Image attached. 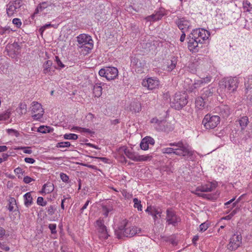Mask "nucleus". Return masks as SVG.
<instances>
[{
    "instance_id": "nucleus-13",
    "label": "nucleus",
    "mask_w": 252,
    "mask_h": 252,
    "mask_svg": "<svg viewBox=\"0 0 252 252\" xmlns=\"http://www.w3.org/2000/svg\"><path fill=\"white\" fill-rule=\"evenodd\" d=\"M180 220V218L175 214L174 211L171 209L166 210V221L168 224L175 226Z\"/></svg>"
},
{
    "instance_id": "nucleus-12",
    "label": "nucleus",
    "mask_w": 252,
    "mask_h": 252,
    "mask_svg": "<svg viewBox=\"0 0 252 252\" xmlns=\"http://www.w3.org/2000/svg\"><path fill=\"white\" fill-rule=\"evenodd\" d=\"M96 224L97 227L99 237L101 239H106L109 235L106 226L104 224L103 220L99 219L96 220Z\"/></svg>"
},
{
    "instance_id": "nucleus-33",
    "label": "nucleus",
    "mask_w": 252,
    "mask_h": 252,
    "mask_svg": "<svg viewBox=\"0 0 252 252\" xmlns=\"http://www.w3.org/2000/svg\"><path fill=\"white\" fill-rule=\"evenodd\" d=\"M177 63V58L174 57H173L172 60L167 63V70L171 71L176 67Z\"/></svg>"
},
{
    "instance_id": "nucleus-4",
    "label": "nucleus",
    "mask_w": 252,
    "mask_h": 252,
    "mask_svg": "<svg viewBox=\"0 0 252 252\" xmlns=\"http://www.w3.org/2000/svg\"><path fill=\"white\" fill-rule=\"evenodd\" d=\"M220 123V118L217 115H206L202 120V124L207 129H214Z\"/></svg>"
},
{
    "instance_id": "nucleus-16",
    "label": "nucleus",
    "mask_w": 252,
    "mask_h": 252,
    "mask_svg": "<svg viewBox=\"0 0 252 252\" xmlns=\"http://www.w3.org/2000/svg\"><path fill=\"white\" fill-rule=\"evenodd\" d=\"M77 38L80 45L89 44L91 46L92 44L90 42H93L91 36L86 34H81L77 37Z\"/></svg>"
},
{
    "instance_id": "nucleus-14",
    "label": "nucleus",
    "mask_w": 252,
    "mask_h": 252,
    "mask_svg": "<svg viewBox=\"0 0 252 252\" xmlns=\"http://www.w3.org/2000/svg\"><path fill=\"white\" fill-rule=\"evenodd\" d=\"M142 84L144 87L150 90L157 88L159 84L158 80L152 78H148L146 80H143Z\"/></svg>"
},
{
    "instance_id": "nucleus-31",
    "label": "nucleus",
    "mask_w": 252,
    "mask_h": 252,
    "mask_svg": "<svg viewBox=\"0 0 252 252\" xmlns=\"http://www.w3.org/2000/svg\"><path fill=\"white\" fill-rule=\"evenodd\" d=\"M211 81V77L207 76L205 78H201V79L196 81L193 85L194 88H197L199 86L203 85V84L208 83Z\"/></svg>"
},
{
    "instance_id": "nucleus-25",
    "label": "nucleus",
    "mask_w": 252,
    "mask_h": 252,
    "mask_svg": "<svg viewBox=\"0 0 252 252\" xmlns=\"http://www.w3.org/2000/svg\"><path fill=\"white\" fill-rule=\"evenodd\" d=\"M130 110L133 113H138L141 110V103L138 101H132L130 105Z\"/></svg>"
},
{
    "instance_id": "nucleus-54",
    "label": "nucleus",
    "mask_w": 252,
    "mask_h": 252,
    "mask_svg": "<svg viewBox=\"0 0 252 252\" xmlns=\"http://www.w3.org/2000/svg\"><path fill=\"white\" fill-rule=\"evenodd\" d=\"M99 75L101 77H104L106 78V67L101 68L98 72Z\"/></svg>"
},
{
    "instance_id": "nucleus-39",
    "label": "nucleus",
    "mask_w": 252,
    "mask_h": 252,
    "mask_svg": "<svg viewBox=\"0 0 252 252\" xmlns=\"http://www.w3.org/2000/svg\"><path fill=\"white\" fill-rule=\"evenodd\" d=\"M152 156L150 155H139L138 156L137 161H146L151 160Z\"/></svg>"
},
{
    "instance_id": "nucleus-23",
    "label": "nucleus",
    "mask_w": 252,
    "mask_h": 252,
    "mask_svg": "<svg viewBox=\"0 0 252 252\" xmlns=\"http://www.w3.org/2000/svg\"><path fill=\"white\" fill-rule=\"evenodd\" d=\"M54 187L53 184L48 182L45 184L41 190L40 191L41 193L48 194L54 190Z\"/></svg>"
},
{
    "instance_id": "nucleus-35",
    "label": "nucleus",
    "mask_w": 252,
    "mask_h": 252,
    "mask_svg": "<svg viewBox=\"0 0 252 252\" xmlns=\"http://www.w3.org/2000/svg\"><path fill=\"white\" fill-rule=\"evenodd\" d=\"M16 112L22 116L27 112V104L25 102L20 103L19 107L16 109Z\"/></svg>"
},
{
    "instance_id": "nucleus-36",
    "label": "nucleus",
    "mask_w": 252,
    "mask_h": 252,
    "mask_svg": "<svg viewBox=\"0 0 252 252\" xmlns=\"http://www.w3.org/2000/svg\"><path fill=\"white\" fill-rule=\"evenodd\" d=\"M6 48L7 51L13 49V52L16 54L20 50V46L17 42H14L13 44L7 45Z\"/></svg>"
},
{
    "instance_id": "nucleus-5",
    "label": "nucleus",
    "mask_w": 252,
    "mask_h": 252,
    "mask_svg": "<svg viewBox=\"0 0 252 252\" xmlns=\"http://www.w3.org/2000/svg\"><path fill=\"white\" fill-rule=\"evenodd\" d=\"M150 122L158 131L169 132L173 129L171 125L166 120H159L157 118H154Z\"/></svg>"
},
{
    "instance_id": "nucleus-41",
    "label": "nucleus",
    "mask_w": 252,
    "mask_h": 252,
    "mask_svg": "<svg viewBox=\"0 0 252 252\" xmlns=\"http://www.w3.org/2000/svg\"><path fill=\"white\" fill-rule=\"evenodd\" d=\"M51 128L47 126H40L38 127L37 131L42 133H49L50 132Z\"/></svg>"
},
{
    "instance_id": "nucleus-32",
    "label": "nucleus",
    "mask_w": 252,
    "mask_h": 252,
    "mask_svg": "<svg viewBox=\"0 0 252 252\" xmlns=\"http://www.w3.org/2000/svg\"><path fill=\"white\" fill-rule=\"evenodd\" d=\"M52 65V62L50 60H48L45 62V63L43 65V73L44 74H49L51 72V66Z\"/></svg>"
},
{
    "instance_id": "nucleus-51",
    "label": "nucleus",
    "mask_w": 252,
    "mask_h": 252,
    "mask_svg": "<svg viewBox=\"0 0 252 252\" xmlns=\"http://www.w3.org/2000/svg\"><path fill=\"white\" fill-rule=\"evenodd\" d=\"M50 27H54V25L51 24H46L39 29V32L42 33L46 29Z\"/></svg>"
},
{
    "instance_id": "nucleus-34",
    "label": "nucleus",
    "mask_w": 252,
    "mask_h": 252,
    "mask_svg": "<svg viewBox=\"0 0 252 252\" xmlns=\"http://www.w3.org/2000/svg\"><path fill=\"white\" fill-rule=\"evenodd\" d=\"M24 204L27 207H29L32 203V197L30 192H27L24 195Z\"/></svg>"
},
{
    "instance_id": "nucleus-19",
    "label": "nucleus",
    "mask_w": 252,
    "mask_h": 252,
    "mask_svg": "<svg viewBox=\"0 0 252 252\" xmlns=\"http://www.w3.org/2000/svg\"><path fill=\"white\" fill-rule=\"evenodd\" d=\"M202 91V93L201 96L205 100H207L208 102L213 96L215 90L213 87H208L203 88Z\"/></svg>"
},
{
    "instance_id": "nucleus-1",
    "label": "nucleus",
    "mask_w": 252,
    "mask_h": 252,
    "mask_svg": "<svg viewBox=\"0 0 252 252\" xmlns=\"http://www.w3.org/2000/svg\"><path fill=\"white\" fill-rule=\"evenodd\" d=\"M210 32L203 28L193 30L188 37V47L190 51L196 52L210 36Z\"/></svg>"
},
{
    "instance_id": "nucleus-3",
    "label": "nucleus",
    "mask_w": 252,
    "mask_h": 252,
    "mask_svg": "<svg viewBox=\"0 0 252 252\" xmlns=\"http://www.w3.org/2000/svg\"><path fill=\"white\" fill-rule=\"evenodd\" d=\"M141 232V229L134 226H128L127 223H125L124 225L120 226L118 230H115V234L119 239L123 236L131 237L136 234Z\"/></svg>"
},
{
    "instance_id": "nucleus-28",
    "label": "nucleus",
    "mask_w": 252,
    "mask_h": 252,
    "mask_svg": "<svg viewBox=\"0 0 252 252\" xmlns=\"http://www.w3.org/2000/svg\"><path fill=\"white\" fill-rule=\"evenodd\" d=\"M208 103L207 100L202 98L201 96L198 97L195 101L196 106L199 109H202L205 107V105Z\"/></svg>"
},
{
    "instance_id": "nucleus-11",
    "label": "nucleus",
    "mask_w": 252,
    "mask_h": 252,
    "mask_svg": "<svg viewBox=\"0 0 252 252\" xmlns=\"http://www.w3.org/2000/svg\"><path fill=\"white\" fill-rule=\"evenodd\" d=\"M225 88L230 92L235 91L238 88L239 80L236 77H230L224 79Z\"/></svg>"
},
{
    "instance_id": "nucleus-8",
    "label": "nucleus",
    "mask_w": 252,
    "mask_h": 252,
    "mask_svg": "<svg viewBox=\"0 0 252 252\" xmlns=\"http://www.w3.org/2000/svg\"><path fill=\"white\" fill-rule=\"evenodd\" d=\"M21 0L10 1L6 5V13L8 17L14 16L17 12V9L21 6Z\"/></svg>"
},
{
    "instance_id": "nucleus-49",
    "label": "nucleus",
    "mask_w": 252,
    "mask_h": 252,
    "mask_svg": "<svg viewBox=\"0 0 252 252\" xmlns=\"http://www.w3.org/2000/svg\"><path fill=\"white\" fill-rule=\"evenodd\" d=\"M209 227V225L206 222L201 223L199 226V230L201 232H204Z\"/></svg>"
},
{
    "instance_id": "nucleus-57",
    "label": "nucleus",
    "mask_w": 252,
    "mask_h": 252,
    "mask_svg": "<svg viewBox=\"0 0 252 252\" xmlns=\"http://www.w3.org/2000/svg\"><path fill=\"white\" fill-rule=\"evenodd\" d=\"M56 58V62L58 65L59 66H60L61 68H63L64 67V65L62 63V62L60 60L58 56L55 57Z\"/></svg>"
},
{
    "instance_id": "nucleus-40",
    "label": "nucleus",
    "mask_w": 252,
    "mask_h": 252,
    "mask_svg": "<svg viewBox=\"0 0 252 252\" xmlns=\"http://www.w3.org/2000/svg\"><path fill=\"white\" fill-rule=\"evenodd\" d=\"M133 202L134 203V207L135 208H137L138 211H142V206L141 204V201L138 200L136 198H134L133 199Z\"/></svg>"
},
{
    "instance_id": "nucleus-46",
    "label": "nucleus",
    "mask_w": 252,
    "mask_h": 252,
    "mask_svg": "<svg viewBox=\"0 0 252 252\" xmlns=\"http://www.w3.org/2000/svg\"><path fill=\"white\" fill-rule=\"evenodd\" d=\"M10 115V112H9L8 111H7L6 112H5L3 114H0V120L2 121V120H7L9 118Z\"/></svg>"
},
{
    "instance_id": "nucleus-45",
    "label": "nucleus",
    "mask_w": 252,
    "mask_h": 252,
    "mask_svg": "<svg viewBox=\"0 0 252 252\" xmlns=\"http://www.w3.org/2000/svg\"><path fill=\"white\" fill-rule=\"evenodd\" d=\"M46 210L48 214L50 216H52L55 212L56 209L53 205H50L46 208Z\"/></svg>"
},
{
    "instance_id": "nucleus-38",
    "label": "nucleus",
    "mask_w": 252,
    "mask_h": 252,
    "mask_svg": "<svg viewBox=\"0 0 252 252\" xmlns=\"http://www.w3.org/2000/svg\"><path fill=\"white\" fill-rule=\"evenodd\" d=\"M92 46H90L89 44L79 45V47L82 49V50H84L85 54L89 53L90 51L93 49L94 46L93 42H90Z\"/></svg>"
},
{
    "instance_id": "nucleus-48",
    "label": "nucleus",
    "mask_w": 252,
    "mask_h": 252,
    "mask_svg": "<svg viewBox=\"0 0 252 252\" xmlns=\"http://www.w3.org/2000/svg\"><path fill=\"white\" fill-rule=\"evenodd\" d=\"M7 132L10 135H14L17 137L20 135L19 132L17 130L11 128L7 129Z\"/></svg>"
},
{
    "instance_id": "nucleus-63",
    "label": "nucleus",
    "mask_w": 252,
    "mask_h": 252,
    "mask_svg": "<svg viewBox=\"0 0 252 252\" xmlns=\"http://www.w3.org/2000/svg\"><path fill=\"white\" fill-rule=\"evenodd\" d=\"M80 131L82 132H86L88 133H92V131L90 129L83 127H82Z\"/></svg>"
},
{
    "instance_id": "nucleus-64",
    "label": "nucleus",
    "mask_w": 252,
    "mask_h": 252,
    "mask_svg": "<svg viewBox=\"0 0 252 252\" xmlns=\"http://www.w3.org/2000/svg\"><path fill=\"white\" fill-rule=\"evenodd\" d=\"M89 202H90V201L89 200H87L86 201V202L85 203V204L84 205V206L82 207V208L81 209V212L82 213L83 212V211L87 208V206H88L89 204Z\"/></svg>"
},
{
    "instance_id": "nucleus-7",
    "label": "nucleus",
    "mask_w": 252,
    "mask_h": 252,
    "mask_svg": "<svg viewBox=\"0 0 252 252\" xmlns=\"http://www.w3.org/2000/svg\"><path fill=\"white\" fill-rule=\"evenodd\" d=\"M217 187L216 183H210L208 184L199 186L196 188L195 191L192 192L199 197H202L203 198H207L208 195L203 193L202 192H211L215 190Z\"/></svg>"
},
{
    "instance_id": "nucleus-62",
    "label": "nucleus",
    "mask_w": 252,
    "mask_h": 252,
    "mask_svg": "<svg viewBox=\"0 0 252 252\" xmlns=\"http://www.w3.org/2000/svg\"><path fill=\"white\" fill-rule=\"evenodd\" d=\"M182 33L181 35L180 40L181 42H183L184 41L186 37L185 31H182Z\"/></svg>"
},
{
    "instance_id": "nucleus-50",
    "label": "nucleus",
    "mask_w": 252,
    "mask_h": 252,
    "mask_svg": "<svg viewBox=\"0 0 252 252\" xmlns=\"http://www.w3.org/2000/svg\"><path fill=\"white\" fill-rule=\"evenodd\" d=\"M60 177H61V179H62V180L63 182L68 183V180H69V177L66 174H65V173H61L60 174Z\"/></svg>"
},
{
    "instance_id": "nucleus-44",
    "label": "nucleus",
    "mask_w": 252,
    "mask_h": 252,
    "mask_svg": "<svg viewBox=\"0 0 252 252\" xmlns=\"http://www.w3.org/2000/svg\"><path fill=\"white\" fill-rule=\"evenodd\" d=\"M71 146L69 142H61L58 143L56 147L58 148H65L69 147Z\"/></svg>"
},
{
    "instance_id": "nucleus-60",
    "label": "nucleus",
    "mask_w": 252,
    "mask_h": 252,
    "mask_svg": "<svg viewBox=\"0 0 252 252\" xmlns=\"http://www.w3.org/2000/svg\"><path fill=\"white\" fill-rule=\"evenodd\" d=\"M14 172L16 174H23L22 169L20 167H17L15 169Z\"/></svg>"
},
{
    "instance_id": "nucleus-18",
    "label": "nucleus",
    "mask_w": 252,
    "mask_h": 252,
    "mask_svg": "<svg viewBox=\"0 0 252 252\" xmlns=\"http://www.w3.org/2000/svg\"><path fill=\"white\" fill-rule=\"evenodd\" d=\"M118 75V70L116 67H106V79L108 80H114Z\"/></svg>"
},
{
    "instance_id": "nucleus-17",
    "label": "nucleus",
    "mask_w": 252,
    "mask_h": 252,
    "mask_svg": "<svg viewBox=\"0 0 252 252\" xmlns=\"http://www.w3.org/2000/svg\"><path fill=\"white\" fill-rule=\"evenodd\" d=\"M155 144V140L149 136H147L142 139L140 146L142 150H147L149 148V145L153 146Z\"/></svg>"
},
{
    "instance_id": "nucleus-27",
    "label": "nucleus",
    "mask_w": 252,
    "mask_h": 252,
    "mask_svg": "<svg viewBox=\"0 0 252 252\" xmlns=\"http://www.w3.org/2000/svg\"><path fill=\"white\" fill-rule=\"evenodd\" d=\"M15 207L18 208L16 199L14 197H9L8 200L7 209L10 212L15 211L16 209H14Z\"/></svg>"
},
{
    "instance_id": "nucleus-56",
    "label": "nucleus",
    "mask_w": 252,
    "mask_h": 252,
    "mask_svg": "<svg viewBox=\"0 0 252 252\" xmlns=\"http://www.w3.org/2000/svg\"><path fill=\"white\" fill-rule=\"evenodd\" d=\"M34 181V180L33 179H32V178L28 176H25L24 178V179H23V181L26 184H29L31 182H32V181Z\"/></svg>"
},
{
    "instance_id": "nucleus-26",
    "label": "nucleus",
    "mask_w": 252,
    "mask_h": 252,
    "mask_svg": "<svg viewBox=\"0 0 252 252\" xmlns=\"http://www.w3.org/2000/svg\"><path fill=\"white\" fill-rule=\"evenodd\" d=\"M125 155L129 159L134 161H137L138 154L135 152H133L131 151L125 149L124 150Z\"/></svg>"
},
{
    "instance_id": "nucleus-24",
    "label": "nucleus",
    "mask_w": 252,
    "mask_h": 252,
    "mask_svg": "<svg viewBox=\"0 0 252 252\" xmlns=\"http://www.w3.org/2000/svg\"><path fill=\"white\" fill-rule=\"evenodd\" d=\"M163 16V14L160 11L157 12L155 14H153L150 16H148L146 18L147 21L155 22L160 20Z\"/></svg>"
},
{
    "instance_id": "nucleus-42",
    "label": "nucleus",
    "mask_w": 252,
    "mask_h": 252,
    "mask_svg": "<svg viewBox=\"0 0 252 252\" xmlns=\"http://www.w3.org/2000/svg\"><path fill=\"white\" fill-rule=\"evenodd\" d=\"M63 138L65 139L68 140H77L78 138V136L77 134L74 133H68L65 134L63 135Z\"/></svg>"
},
{
    "instance_id": "nucleus-52",
    "label": "nucleus",
    "mask_w": 252,
    "mask_h": 252,
    "mask_svg": "<svg viewBox=\"0 0 252 252\" xmlns=\"http://www.w3.org/2000/svg\"><path fill=\"white\" fill-rule=\"evenodd\" d=\"M56 224H50L49 225V228L50 229L52 234H56Z\"/></svg>"
},
{
    "instance_id": "nucleus-10",
    "label": "nucleus",
    "mask_w": 252,
    "mask_h": 252,
    "mask_svg": "<svg viewBox=\"0 0 252 252\" xmlns=\"http://www.w3.org/2000/svg\"><path fill=\"white\" fill-rule=\"evenodd\" d=\"M32 117L34 120H38L40 119L44 114V109L42 107L41 104L33 101L32 103Z\"/></svg>"
},
{
    "instance_id": "nucleus-30",
    "label": "nucleus",
    "mask_w": 252,
    "mask_h": 252,
    "mask_svg": "<svg viewBox=\"0 0 252 252\" xmlns=\"http://www.w3.org/2000/svg\"><path fill=\"white\" fill-rule=\"evenodd\" d=\"M101 83H95L94 86L93 93L94 96L99 97L102 94V87Z\"/></svg>"
},
{
    "instance_id": "nucleus-20",
    "label": "nucleus",
    "mask_w": 252,
    "mask_h": 252,
    "mask_svg": "<svg viewBox=\"0 0 252 252\" xmlns=\"http://www.w3.org/2000/svg\"><path fill=\"white\" fill-rule=\"evenodd\" d=\"M145 63L141 62L137 58L132 57L131 59V64L135 71L139 72L142 71Z\"/></svg>"
},
{
    "instance_id": "nucleus-6",
    "label": "nucleus",
    "mask_w": 252,
    "mask_h": 252,
    "mask_svg": "<svg viewBox=\"0 0 252 252\" xmlns=\"http://www.w3.org/2000/svg\"><path fill=\"white\" fill-rule=\"evenodd\" d=\"M188 103L187 94L180 93L175 94L172 101V107L179 110L185 106Z\"/></svg>"
},
{
    "instance_id": "nucleus-47",
    "label": "nucleus",
    "mask_w": 252,
    "mask_h": 252,
    "mask_svg": "<svg viewBox=\"0 0 252 252\" xmlns=\"http://www.w3.org/2000/svg\"><path fill=\"white\" fill-rule=\"evenodd\" d=\"M37 204L41 206H45L47 205V202L44 201L42 197H38L37 199Z\"/></svg>"
},
{
    "instance_id": "nucleus-22",
    "label": "nucleus",
    "mask_w": 252,
    "mask_h": 252,
    "mask_svg": "<svg viewBox=\"0 0 252 252\" xmlns=\"http://www.w3.org/2000/svg\"><path fill=\"white\" fill-rule=\"evenodd\" d=\"M176 24L181 31H186L190 27L189 22L184 18L178 19L176 21Z\"/></svg>"
},
{
    "instance_id": "nucleus-21",
    "label": "nucleus",
    "mask_w": 252,
    "mask_h": 252,
    "mask_svg": "<svg viewBox=\"0 0 252 252\" xmlns=\"http://www.w3.org/2000/svg\"><path fill=\"white\" fill-rule=\"evenodd\" d=\"M146 212H148L150 215L153 216L155 221L161 217V211L158 210L154 206H150L147 207Z\"/></svg>"
},
{
    "instance_id": "nucleus-9",
    "label": "nucleus",
    "mask_w": 252,
    "mask_h": 252,
    "mask_svg": "<svg viewBox=\"0 0 252 252\" xmlns=\"http://www.w3.org/2000/svg\"><path fill=\"white\" fill-rule=\"evenodd\" d=\"M242 244V236L238 233L233 234L230 239L227 245V249L230 251H235Z\"/></svg>"
},
{
    "instance_id": "nucleus-43",
    "label": "nucleus",
    "mask_w": 252,
    "mask_h": 252,
    "mask_svg": "<svg viewBox=\"0 0 252 252\" xmlns=\"http://www.w3.org/2000/svg\"><path fill=\"white\" fill-rule=\"evenodd\" d=\"M102 209L103 214L105 217H107L108 216L109 213L112 210L111 206L107 207L106 206H102Z\"/></svg>"
},
{
    "instance_id": "nucleus-61",
    "label": "nucleus",
    "mask_w": 252,
    "mask_h": 252,
    "mask_svg": "<svg viewBox=\"0 0 252 252\" xmlns=\"http://www.w3.org/2000/svg\"><path fill=\"white\" fill-rule=\"evenodd\" d=\"M94 158L99 159L104 163H108L109 160L108 158L104 157H94Z\"/></svg>"
},
{
    "instance_id": "nucleus-58",
    "label": "nucleus",
    "mask_w": 252,
    "mask_h": 252,
    "mask_svg": "<svg viewBox=\"0 0 252 252\" xmlns=\"http://www.w3.org/2000/svg\"><path fill=\"white\" fill-rule=\"evenodd\" d=\"M24 160L26 162L31 164L33 163L35 161L33 158H26Z\"/></svg>"
},
{
    "instance_id": "nucleus-55",
    "label": "nucleus",
    "mask_w": 252,
    "mask_h": 252,
    "mask_svg": "<svg viewBox=\"0 0 252 252\" xmlns=\"http://www.w3.org/2000/svg\"><path fill=\"white\" fill-rule=\"evenodd\" d=\"M10 32L9 28H1L0 29V34L3 35L6 32Z\"/></svg>"
},
{
    "instance_id": "nucleus-2",
    "label": "nucleus",
    "mask_w": 252,
    "mask_h": 252,
    "mask_svg": "<svg viewBox=\"0 0 252 252\" xmlns=\"http://www.w3.org/2000/svg\"><path fill=\"white\" fill-rule=\"evenodd\" d=\"M169 145L175 148H165L162 149L164 154H174L179 156L187 157L192 159L194 152L187 144H184L182 141L178 142L170 143Z\"/></svg>"
},
{
    "instance_id": "nucleus-53",
    "label": "nucleus",
    "mask_w": 252,
    "mask_h": 252,
    "mask_svg": "<svg viewBox=\"0 0 252 252\" xmlns=\"http://www.w3.org/2000/svg\"><path fill=\"white\" fill-rule=\"evenodd\" d=\"M12 23L13 24L16 26L17 28H20V27L22 25V23L21 20L18 18H14L12 20Z\"/></svg>"
},
{
    "instance_id": "nucleus-37",
    "label": "nucleus",
    "mask_w": 252,
    "mask_h": 252,
    "mask_svg": "<svg viewBox=\"0 0 252 252\" xmlns=\"http://www.w3.org/2000/svg\"><path fill=\"white\" fill-rule=\"evenodd\" d=\"M245 86L246 90L252 89V75L245 78Z\"/></svg>"
},
{
    "instance_id": "nucleus-15",
    "label": "nucleus",
    "mask_w": 252,
    "mask_h": 252,
    "mask_svg": "<svg viewBox=\"0 0 252 252\" xmlns=\"http://www.w3.org/2000/svg\"><path fill=\"white\" fill-rule=\"evenodd\" d=\"M219 115L223 118H227L231 114L230 107L227 105L221 104L217 108Z\"/></svg>"
},
{
    "instance_id": "nucleus-59",
    "label": "nucleus",
    "mask_w": 252,
    "mask_h": 252,
    "mask_svg": "<svg viewBox=\"0 0 252 252\" xmlns=\"http://www.w3.org/2000/svg\"><path fill=\"white\" fill-rule=\"evenodd\" d=\"M18 149H24V153L26 154H31L32 153V151L30 149H26L25 147H19Z\"/></svg>"
},
{
    "instance_id": "nucleus-29",
    "label": "nucleus",
    "mask_w": 252,
    "mask_h": 252,
    "mask_svg": "<svg viewBox=\"0 0 252 252\" xmlns=\"http://www.w3.org/2000/svg\"><path fill=\"white\" fill-rule=\"evenodd\" d=\"M238 122L240 126H241L242 130L245 129V128L248 126V123H249L248 117L247 116H243L241 117L238 120Z\"/></svg>"
}]
</instances>
